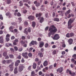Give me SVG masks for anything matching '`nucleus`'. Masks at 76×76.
Wrapping results in <instances>:
<instances>
[{
    "instance_id": "nucleus-34",
    "label": "nucleus",
    "mask_w": 76,
    "mask_h": 76,
    "mask_svg": "<svg viewBox=\"0 0 76 76\" xmlns=\"http://www.w3.org/2000/svg\"><path fill=\"white\" fill-rule=\"evenodd\" d=\"M6 61H7V63L8 64H9V63H11V62H12V60H7Z\"/></svg>"
},
{
    "instance_id": "nucleus-6",
    "label": "nucleus",
    "mask_w": 76,
    "mask_h": 76,
    "mask_svg": "<svg viewBox=\"0 0 76 76\" xmlns=\"http://www.w3.org/2000/svg\"><path fill=\"white\" fill-rule=\"evenodd\" d=\"M38 44V43L36 41H32L29 44L30 46H31V45H34V44L37 45Z\"/></svg>"
},
{
    "instance_id": "nucleus-28",
    "label": "nucleus",
    "mask_w": 76,
    "mask_h": 76,
    "mask_svg": "<svg viewBox=\"0 0 76 76\" xmlns=\"http://www.w3.org/2000/svg\"><path fill=\"white\" fill-rule=\"evenodd\" d=\"M14 26H10V27L9 28V29H10V31H11L12 30H13L14 29Z\"/></svg>"
},
{
    "instance_id": "nucleus-63",
    "label": "nucleus",
    "mask_w": 76,
    "mask_h": 76,
    "mask_svg": "<svg viewBox=\"0 0 76 76\" xmlns=\"http://www.w3.org/2000/svg\"><path fill=\"white\" fill-rule=\"evenodd\" d=\"M44 48H42L40 49V51L41 52H44Z\"/></svg>"
},
{
    "instance_id": "nucleus-32",
    "label": "nucleus",
    "mask_w": 76,
    "mask_h": 76,
    "mask_svg": "<svg viewBox=\"0 0 76 76\" xmlns=\"http://www.w3.org/2000/svg\"><path fill=\"white\" fill-rule=\"evenodd\" d=\"M20 3V5L19 6H23V3H22V1H20L19 2Z\"/></svg>"
},
{
    "instance_id": "nucleus-5",
    "label": "nucleus",
    "mask_w": 76,
    "mask_h": 76,
    "mask_svg": "<svg viewBox=\"0 0 76 76\" xmlns=\"http://www.w3.org/2000/svg\"><path fill=\"white\" fill-rule=\"evenodd\" d=\"M13 65H14V63L12 62L11 64L9 65V67L10 68L11 71H13Z\"/></svg>"
},
{
    "instance_id": "nucleus-14",
    "label": "nucleus",
    "mask_w": 76,
    "mask_h": 76,
    "mask_svg": "<svg viewBox=\"0 0 76 76\" xmlns=\"http://www.w3.org/2000/svg\"><path fill=\"white\" fill-rule=\"evenodd\" d=\"M34 4H36V6L37 7H38V6H40V3L37 2V1H34Z\"/></svg>"
},
{
    "instance_id": "nucleus-3",
    "label": "nucleus",
    "mask_w": 76,
    "mask_h": 76,
    "mask_svg": "<svg viewBox=\"0 0 76 76\" xmlns=\"http://www.w3.org/2000/svg\"><path fill=\"white\" fill-rule=\"evenodd\" d=\"M52 38L53 39H54V40H57L60 38V37L58 34H56L52 37Z\"/></svg>"
},
{
    "instance_id": "nucleus-61",
    "label": "nucleus",
    "mask_w": 76,
    "mask_h": 76,
    "mask_svg": "<svg viewBox=\"0 0 76 76\" xmlns=\"http://www.w3.org/2000/svg\"><path fill=\"white\" fill-rule=\"evenodd\" d=\"M25 62V60H24V59L23 58H22V59L21 60V62L23 63Z\"/></svg>"
},
{
    "instance_id": "nucleus-49",
    "label": "nucleus",
    "mask_w": 76,
    "mask_h": 76,
    "mask_svg": "<svg viewBox=\"0 0 76 76\" xmlns=\"http://www.w3.org/2000/svg\"><path fill=\"white\" fill-rule=\"evenodd\" d=\"M10 35L9 34H7L6 35V38H10Z\"/></svg>"
},
{
    "instance_id": "nucleus-45",
    "label": "nucleus",
    "mask_w": 76,
    "mask_h": 76,
    "mask_svg": "<svg viewBox=\"0 0 76 76\" xmlns=\"http://www.w3.org/2000/svg\"><path fill=\"white\" fill-rule=\"evenodd\" d=\"M27 31H28V32H31V28L29 27V28H28V30H27Z\"/></svg>"
},
{
    "instance_id": "nucleus-59",
    "label": "nucleus",
    "mask_w": 76,
    "mask_h": 76,
    "mask_svg": "<svg viewBox=\"0 0 76 76\" xmlns=\"http://www.w3.org/2000/svg\"><path fill=\"white\" fill-rule=\"evenodd\" d=\"M71 67L72 68H73L75 67V65L73 64H71Z\"/></svg>"
},
{
    "instance_id": "nucleus-57",
    "label": "nucleus",
    "mask_w": 76,
    "mask_h": 76,
    "mask_svg": "<svg viewBox=\"0 0 76 76\" xmlns=\"http://www.w3.org/2000/svg\"><path fill=\"white\" fill-rule=\"evenodd\" d=\"M27 12H28V11H27V10H23V13H27Z\"/></svg>"
},
{
    "instance_id": "nucleus-23",
    "label": "nucleus",
    "mask_w": 76,
    "mask_h": 76,
    "mask_svg": "<svg viewBox=\"0 0 76 76\" xmlns=\"http://www.w3.org/2000/svg\"><path fill=\"white\" fill-rule=\"evenodd\" d=\"M18 67H16L15 69L14 73L15 74H16L18 73Z\"/></svg>"
},
{
    "instance_id": "nucleus-55",
    "label": "nucleus",
    "mask_w": 76,
    "mask_h": 76,
    "mask_svg": "<svg viewBox=\"0 0 76 76\" xmlns=\"http://www.w3.org/2000/svg\"><path fill=\"white\" fill-rule=\"evenodd\" d=\"M56 16V13L55 12H53V18H54Z\"/></svg>"
},
{
    "instance_id": "nucleus-10",
    "label": "nucleus",
    "mask_w": 76,
    "mask_h": 76,
    "mask_svg": "<svg viewBox=\"0 0 76 76\" xmlns=\"http://www.w3.org/2000/svg\"><path fill=\"white\" fill-rule=\"evenodd\" d=\"M39 47L40 48H42L43 47V46L44 45V43L43 41H41L39 43Z\"/></svg>"
},
{
    "instance_id": "nucleus-8",
    "label": "nucleus",
    "mask_w": 76,
    "mask_h": 76,
    "mask_svg": "<svg viewBox=\"0 0 76 76\" xmlns=\"http://www.w3.org/2000/svg\"><path fill=\"white\" fill-rule=\"evenodd\" d=\"M63 68L62 67H60V68H58L57 70V72H59L60 73H61V72H63Z\"/></svg>"
},
{
    "instance_id": "nucleus-27",
    "label": "nucleus",
    "mask_w": 76,
    "mask_h": 76,
    "mask_svg": "<svg viewBox=\"0 0 76 76\" xmlns=\"http://www.w3.org/2000/svg\"><path fill=\"white\" fill-rule=\"evenodd\" d=\"M54 21H56V22H58L60 21L59 18H55L53 20Z\"/></svg>"
},
{
    "instance_id": "nucleus-29",
    "label": "nucleus",
    "mask_w": 76,
    "mask_h": 76,
    "mask_svg": "<svg viewBox=\"0 0 76 76\" xmlns=\"http://www.w3.org/2000/svg\"><path fill=\"white\" fill-rule=\"evenodd\" d=\"M7 55V53L6 52H4L3 53V56L4 57H6Z\"/></svg>"
},
{
    "instance_id": "nucleus-22",
    "label": "nucleus",
    "mask_w": 76,
    "mask_h": 76,
    "mask_svg": "<svg viewBox=\"0 0 76 76\" xmlns=\"http://www.w3.org/2000/svg\"><path fill=\"white\" fill-rule=\"evenodd\" d=\"M6 16H9V18H11L12 17V15L9 12H7L6 14Z\"/></svg>"
},
{
    "instance_id": "nucleus-17",
    "label": "nucleus",
    "mask_w": 76,
    "mask_h": 76,
    "mask_svg": "<svg viewBox=\"0 0 76 76\" xmlns=\"http://www.w3.org/2000/svg\"><path fill=\"white\" fill-rule=\"evenodd\" d=\"M48 65V61H45L43 63V66L45 67L47 66Z\"/></svg>"
},
{
    "instance_id": "nucleus-26",
    "label": "nucleus",
    "mask_w": 76,
    "mask_h": 76,
    "mask_svg": "<svg viewBox=\"0 0 76 76\" xmlns=\"http://www.w3.org/2000/svg\"><path fill=\"white\" fill-rule=\"evenodd\" d=\"M36 25V23H35V22H32V27H33V28H34L35 26V25Z\"/></svg>"
},
{
    "instance_id": "nucleus-4",
    "label": "nucleus",
    "mask_w": 76,
    "mask_h": 76,
    "mask_svg": "<svg viewBox=\"0 0 76 76\" xmlns=\"http://www.w3.org/2000/svg\"><path fill=\"white\" fill-rule=\"evenodd\" d=\"M28 52L23 53L22 54V56L24 58H28Z\"/></svg>"
},
{
    "instance_id": "nucleus-62",
    "label": "nucleus",
    "mask_w": 76,
    "mask_h": 76,
    "mask_svg": "<svg viewBox=\"0 0 76 76\" xmlns=\"http://www.w3.org/2000/svg\"><path fill=\"white\" fill-rule=\"evenodd\" d=\"M70 10H69L66 12L68 14L70 13Z\"/></svg>"
},
{
    "instance_id": "nucleus-42",
    "label": "nucleus",
    "mask_w": 76,
    "mask_h": 76,
    "mask_svg": "<svg viewBox=\"0 0 76 76\" xmlns=\"http://www.w3.org/2000/svg\"><path fill=\"white\" fill-rule=\"evenodd\" d=\"M9 57L10 58H14V56L12 55H10L9 56Z\"/></svg>"
},
{
    "instance_id": "nucleus-47",
    "label": "nucleus",
    "mask_w": 76,
    "mask_h": 76,
    "mask_svg": "<svg viewBox=\"0 0 76 76\" xmlns=\"http://www.w3.org/2000/svg\"><path fill=\"white\" fill-rule=\"evenodd\" d=\"M20 42L21 44H25V42L23 41V40L21 41Z\"/></svg>"
},
{
    "instance_id": "nucleus-30",
    "label": "nucleus",
    "mask_w": 76,
    "mask_h": 76,
    "mask_svg": "<svg viewBox=\"0 0 76 76\" xmlns=\"http://www.w3.org/2000/svg\"><path fill=\"white\" fill-rule=\"evenodd\" d=\"M70 37H74V34L73 33H71L69 34Z\"/></svg>"
},
{
    "instance_id": "nucleus-40",
    "label": "nucleus",
    "mask_w": 76,
    "mask_h": 76,
    "mask_svg": "<svg viewBox=\"0 0 76 76\" xmlns=\"http://www.w3.org/2000/svg\"><path fill=\"white\" fill-rule=\"evenodd\" d=\"M56 50H54L53 51L52 54H53L54 55H55V54H56Z\"/></svg>"
},
{
    "instance_id": "nucleus-36",
    "label": "nucleus",
    "mask_w": 76,
    "mask_h": 76,
    "mask_svg": "<svg viewBox=\"0 0 76 76\" xmlns=\"http://www.w3.org/2000/svg\"><path fill=\"white\" fill-rule=\"evenodd\" d=\"M5 40H6L7 42H8V41H10V39L9 37H6Z\"/></svg>"
},
{
    "instance_id": "nucleus-51",
    "label": "nucleus",
    "mask_w": 76,
    "mask_h": 76,
    "mask_svg": "<svg viewBox=\"0 0 76 76\" xmlns=\"http://www.w3.org/2000/svg\"><path fill=\"white\" fill-rule=\"evenodd\" d=\"M11 25H14V26L15 25H16V23L15 22H12L11 23Z\"/></svg>"
},
{
    "instance_id": "nucleus-11",
    "label": "nucleus",
    "mask_w": 76,
    "mask_h": 76,
    "mask_svg": "<svg viewBox=\"0 0 76 76\" xmlns=\"http://www.w3.org/2000/svg\"><path fill=\"white\" fill-rule=\"evenodd\" d=\"M3 38L4 37L3 36L0 37V43L1 44H3V43L4 42Z\"/></svg>"
},
{
    "instance_id": "nucleus-37",
    "label": "nucleus",
    "mask_w": 76,
    "mask_h": 76,
    "mask_svg": "<svg viewBox=\"0 0 76 76\" xmlns=\"http://www.w3.org/2000/svg\"><path fill=\"white\" fill-rule=\"evenodd\" d=\"M32 9L33 10H36V8H35V7L34 6H32Z\"/></svg>"
},
{
    "instance_id": "nucleus-35",
    "label": "nucleus",
    "mask_w": 76,
    "mask_h": 76,
    "mask_svg": "<svg viewBox=\"0 0 76 76\" xmlns=\"http://www.w3.org/2000/svg\"><path fill=\"white\" fill-rule=\"evenodd\" d=\"M66 37L67 38H70V34L69 33H68L66 35Z\"/></svg>"
},
{
    "instance_id": "nucleus-13",
    "label": "nucleus",
    "mask_w": 76,
    "mask_h": 76,
    "mask_svg": "<svg viewBox=\"0 0 76 76\" xmlns=\"http://www.w3.org/2000/svg\"><path fill=\"white\" fill-rule=\"evenodd\" d=\"M18 39H15L14 42H13V44L15 45H17V43L18 42Z\"/></svg>"
},
{
    "instance_id": "nucleus-21",
    "label": "nucleus",
    "mask_w": 76,
    "mask_h": 76,
    "mask_svg": "<svg viewBox=\"0 0 76 76\" xmlns=\"http://www.w3.org/2000/svg\"><path fill=\"white\" fill-rule=\"evenodd\" d=\"M33 67L34 69H35L37 67V64L35 63H34Z\"/></svg>"
},
{
    "instance_id": "nucleus-53",
    "label": "nucleus",
    "mask_w": 76,
    "mask_h": 76,
    "mask_svg": "<svg viewBox=\"0 0 76 76\" xmlns=\"http://www.w3.org/2000/svg\"><path fill=\"white\" fill-rule=\"evenodd\" d=\"M0 19L1 20H3V16H2V15H0Z\"/></svg>"
},
{
    "instance_id": "nucleus-16",
    "label": "nucleus",
    "mask_w": 76,
    "mask_h": 76,
    "mask_svg": "<svg viewBox=\"0 0 76 76\" xmlns=\"http://www.w3.org/2000/svg\"><path fill=\"white\" fill-rule=\"evenodd\" d=\"M68 42L69 45H71L73 43V39H69Z\"/></svg>"
},
{
    "instance_id": "nucleus-24",
    "label": "nucleus",
    "mask_w": 76,
    "mask_h": 76,
    "mask_svg": "<svg viewBox=\"0 0 76 76\" xmlns=\"http://www.w3.org/2000/svg\"><path fill=\"white\" fill-rule=\"evenodd\" d=\"M33 49H34V48H33L31 47V48H30L29 49V48H27V50L28 51H29V52H31V51H32V50H33Z\"/></svg>"
},
{
    "instance_id": "nucleus-12",
    "label": "nucleus",
    "mask_w": 76,
    "mask_h": 76,
    "mask_svg": "<svg viewBox=\"0 0 76 76\" xmlns=\"http://www.w3.org/2000/svg\"><path fill=\"white\" fill-rule=\"evenodd\" d=\"M74 19L70 18L68 22V23L72 24V23L74 22Z\"/></svg>"
},
{
    "instance_id": "nucleus-54",
    "label": "nucleus",
    "mask_w": 76,
    "mask_h": 76,
    "mask_svg": "<svg viewBox=\"0 0 76 76\" xmlns=\"http://www.w3.org/2000/svg\"><path fill=\"white\" fill-rule=\"evenodd\" d=\"M22 50H23V48H20L18 50V51H20V52L22 51Z\"/></svg>"
},
{
    "instance_id": "nucleus-60",
    "label": "nucleus",
    "mask_w": 76,
    "mask_h": 76,
    "mask_svg": "<svg viewBox=\"0 0 76 76\" xmlns=\"http://www.w3.org/2000/svg\"><path fill=\"white\" fill-rule=\"evenodd\" d=\"M6 47H9V43L6 44Z\"/></svg>"
},
{
    "instance_id": "nucleus-38",
    "label": "nucleus",
    "mask_w": 76,
    "mask_h": 76,
    "mask_svg": "<svg viewBox=\"0 0 76 76\" xmlns=\"http://www.w3.org/2000/svg\"><path fill=\"white\" fill-rule=\"evenodd\" d=\"M35 75V72L33 71L31 72V76H34Z\"/></svg>"
},
{
    "instance_id": "nucleus-2",
    "label": "nucleus",
    "mask_w": 76,
    "mask_h": 76,
    "mask_svg": "<svg viewBox=\"0 0 76 76\" xmlns=\"http://www.w3.org/2000/svg\"><path fill=\"white\" fill-rule=\"evenodd\" d=\"M41 15H42V13H39V14L37 13L36 15V18L39 17L38 18V20H39L40 19L39 23H42L43 22L44 19V18L43 17H40Z\"/></svg>"
},
{
    "instance_id": "nucleus-58",
    "label": "nucleus",
    "mask_w": 76,
    "mask_h": 76,
    "mask_svg": "<svg viewBox=\"0 0 76 76\" xmlns=\"http://www.w3.org/2000/svg\"><path fill=\"white\" fill-rule=\"evenodd\" d=\"M28 1L29 0H23V2L24 3H27Z\"/></svg>"
},
{
    "instance_id": "nucleus-52",
    "label": "nucleus",
    "mask_w": 76,
    "mask_h": 76,
    "mask_svg": "<svg viewBox=\"0 0 76 76\" xmlns=\"http://www.w3.org/2000/svg\"><path fill=\"white\" fill-rule=\"evenodd\" d=\"M41 61H39L37 63V65H38V66H39L40 64H41Z\"/></svg>"
},
{
    "instance_id": "nucleus-25",
    "label": "nucleus",
    "mask_w": 76,
    "mask_h": 76,
    "mask_svg": "<svg viewBox=\"0 0 76 76\" xmlns=\"http://www.w3.org/2000/svg\"><path fill=\"white\" fill-rule=\"evenodd\" d=\"M64 41H63V42L61 43V44H62V47H64V48L65 47H66V45L65 44H64Z\"/></svg>"
},
{
    "instance_id": "nucleus-20",
    "label": "nucleus",
    "mask_w": 76,
    "mask_h": 76,
    "mask_svg": "<svg viewBox=\"0 0 76 76\" xmlns=\"http://www.w3.org/2000/svg\"><path fill=\"white\" fill-rule=\"evenodd\" d=\"M38 56H39L40 57H43V53L42 52H40L38 53Z\"/></svg>"
},
{
    "instance_id": "nucleus-31",
    "label": "nucleus",
    "mask_w": 76,
    "mask_h": 76,
    "mask_svg": "<svg viewBox=\"0 0 76 76\" xmlns=\"http://www.w3.org/2000/svg\"><path fill=\"white\" fill-rule=\"evenodd\" d=\"M58 13H60V15H63V14H64L63 11H58Z\"/></svg>"
},
{
    "instance_id": "nucleus-39",
    "label": "nucleus",
    "mask_w": 76,
    "mask_h": 76,
    "mask_svg": "<svg viewBox=\"0 0 76 76\" xmlns=\"http://www.w3.org/2000/svg\"><path fill=\"white\" fill-rule=\"evenodd\" d=\"M14 48L15 51H17L18 50V47H17V46H15L14 47Z\"/></svg>"
},
{
    "instance_id": "nucleus-18",
    "label": "nucleus",
    "mask_w": 76,
    "mask_h": 76,
    "mask_svg": "<svg viewBox=\"0 0 76 76\" xmlns=\"http://www.w3.org/2000/svg\"><path fill=\"white\" fill-rule=\"evenodd\" d=\"M71 25H72V24L68 23V29H71L73 27V26Z\"/></svg>"
},
{
    "instance_id": "nucleus-15",
    "label": "nucleus",
    "mask_w": 76,
    "mask_h": 76,
    "mask_svg": "<svg viewBox=\"0 0 76 76\" xmlns=\"http://www.w3.org/2000/svg\"><path fill=\"white\" fill-rule=\"evenodd\" d=\"M5 1L7 4H10L12 3L11 0H5Z\"/></svg>"
},
{
    "instance_id": "nucleus-7",
    "label": "nucleus",
    "mask_w": 76,
    "mask_h": 76,
    "mask_svg": "<svg viewBox=\"0 0 76 76\" xmlns=\"http://www.w3.org/2000/svg\"><path fill=\"white\" fill-rule=\"evenodd\" d=\"M23 69H24V66H19L18 68V72H22L23 70Z\"/></svg>"
},
{
    "instance_id": "nucleus-56",
    "label": "nucleus",
    "mask_w": 76,
    "mask_h": 76,
    "mask_svg": "<svg viewBox=\"0 0 76 76\" xmlns=\"http://www.w3.org/2000/svg\"><path fill=\"white\" fill-rule=\"evenodd\" d=\"M2 63H3V64H6L7 63V61H6V60H4L2 61Z\"/></svg>"
},
{
    "instance_id": "nucleus-46",
    "label": "nucleus",
    "mask_w": 76,
    "mask_h": 76,
    "mask_svg": "<svg viewBox=\"0 0 76 76\" xmlns=\"http://www.w3.org/2000/svg\"><path fill=\"white\" fill-rule=\"evenodd\" d=\"M17 58L19 59V60L21 59V56L20 55H19L17 57Z\"/></svg>"
},
{
    "instance_id": "nucleus-9",
    "label": "nucleus",
    "mask_w": 76,
    "mask_h": 76,
    "mask_svg": "<svg viewBox=\"0 0 76 76\" xmlns=\"http://www.w3.org/2000/svg\"><path fill=\"white\" fill-rule=\"evenodd\" d=\"M34 16L33 15L29 16L28 18L30 20H34Z\"/></svg>"
},
{
    "instance_id": "nucleus-48",
    "label": "nucleus",
    "mask_w": 76,
    "mask_h": 76,
    "mask_svg": "<svg viewBox=\"0 0 76 76\" xmlns=\"http://www.w3.org/2000/svg\"><path fill=\"white\" fill-rule=\"evenodd\" d=\"M17 16L18 17L21 16V14H20V12H18L17 14Z\"/></svg>"
},
{
    "instance_id": "nucleus-19",
    "label": "nucleus",
    "mask_w": 76,
    "mask_h": 76,
    "mask_svg": "<svg viewBox=\"0 0 76 76\" xmlns=\"http://www.w3.org/2000/svg\"><path fill=\"white\" fill-rule=\"evenodd\" d=\"M23 32L24 33V34L28 35V31H27V28H25V29L24 30Z\"/></svg>"
},
{
    "instance_id": "nucleus-50",
    "label": "nucleus",
    "mask_w": 76,
    "mask_h": 76,
    "mask_svg": "<svg viewBox=\"0 0 76 76\" xmlns=\"http://www.w3.org/2000/svg\"><path fill=\"white\" fill-rule=\"evenodd\" d=\"M48 45H49L48 43H46L45 45V48H47V47H48Z\"/></svg>"
},
{
    "instance_id": "nucleus-64",
    "label": "nucleus",
    "mask_w": 76,
    "mask_h": 76,
    "mask_svg": "<svg viewBox=\"0 0 76 76\" xmlns=\"http://www.w3.org/2000/svg\"><path fill=\"white\" fill-rule=\"evenodd\" d=\"M42 72L41 71H40L39 73V75H42Z\"/></svg>"
},
{
    "instance_id": "nucleus-41",
    "label": "nucleus",
    "mask_w": 76,
    "mask_h": 76,
    "mask_svg": "<svg viewBox=\"0 0 76 76\" xmlns=\"http://www.w3.org/2000/svg\"><path fill=\"white\" fill-rule=\"evenodd\" d=\"M53 68V65H51L49 67V70H50L51 69H52Z\"/></svg>"
},
{
    "instance_id": "nucleus-43",
    "label": "nucleus",
    "mask_w": 76,
    "mask_h": 76,
    "mask_svg": "<svg viewBox=\"0 0 76 76\" xmlns=\"http://www.w3.org/2000/svg\"><path fill=\"white\" fill-rule=\"evenodd\" d=\"M24 5H25L27 7H28V8H29V7H30V6L28 5V4H26V3L24 4Z\"/></svg>"
},
{
    "instance_id": "nucleus-33",
    "label": "nucleus",
    "mask_w": 76,
    "mask_h": 76,
    "mask_svg": "<svg viewBox=\"0 0 76 76\" xmlns=\"http://www.w3.org/2000/svg\"><path fill=\"white\" fill-rule=\"evenodd\" d=\"M28 56H29L30 57H32V53H28Z\"/></svg>"
},
{
    "instance_id": "nucleus-44",
    "label": "nucleus",
    "mask_w": 76,
    "mask_h": 76,
    "mask_svg": "<svg viewBox=\"0 0 76 76\" xmlns=\"http://www.w3.org/2000/svg\"><path fill=\"white\" fill-rule=\"evenodd\" d=\"M24 24L25 25H28V23L27 21H26L24 23Z\"/></svg>"
},
{
    "instance_id": "nucleus-1",
    "label": "nucleus",
    "mask_w": 76,
    "mask_h": 76,
    "mask_svg": "<svg viewBox=\"0 0 76 76\" xmlns=\"http://www.w3.org/2000/svg\"><path fill=\"white\" fill-rule=\"evenodd\" d=\"M49 31L50 32L48 33V36L49 37H50L51 35H54L57 31V29L54 25H52L49 28Z\"/></svg>"
}]
</instances>
